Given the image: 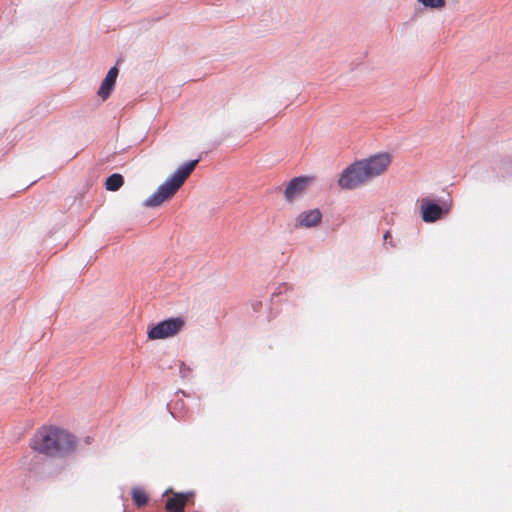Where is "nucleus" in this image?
<instances>
[{"label": "nucleus", "mask_w": 512, "mask_h": 512, "mask_svg": "<svg viewBox=\"0 0 512 512\" xmlns=\"http://www.w3.org/2000/svg\"><path fill=\"white\" fill-rule=\"evenodd\" d=\"M29 446L48 457H64L76 450L77 441L74 435L61 427L43 425L31 437Z\"/></svg>", "instance_id": "f257e3e1"}, {"label": "nucleus", "mask_w": 512, "mask_h": 512, "mask_svg": "<svg viewBox=\"0 0 512 512\" xmlns=\"http://www.w3.org/2000/svg\"><path fill=\"white\" fill-rule=\"evenodd\" d=\"M118 73H119V70L115 66L110 68V70L108 71L105 79L103 80V82L98 90V95L103 100H106L109 97L111 91L113 90L114 85L116 83Z\"/></svg>", "instance_id": "6e6552de"}, {"label": "nucleus", "mask_w": 512, "mask_h": 512, "mask_svg": "<svg viewBox=\"0 0 512 512\" xmlns=\"http://www.w3.org/2000/svg\"><path fill=\"white\" fill-rule=\"evenodd\" d=\"M185 326L182 317L169 318L151 327L147 332L150 340H161L176 336Z\"/></svg>", "instance_id": "20e7f679"}, {"label": "nucleus", "mask_w": 512, "mask_h": 512, "mask_svg": "<svg viewBox=\"0 0 512 512\" xmlns=\"http://www.w3.org/2000/svg\"><path fill=\"white\" fill-rule=\"evenodd\" d=\"M124 183L123 177L120 174H112L106 180V189L109 191H117Z\"/></svg>", "instance_id": "9d476101"}, {"label": "nucleus", "mask_w": 512, "mask_h": 512, "mask_svg": "<svg viewBox=\"0 0 512 512\" xmlns=\"http://www.w3.org/2000/svg\"><path fill=\"white\" fill-rule=\"evenodd\" d=\"M192 496L190 493H174L169 497L165 504L167 512H183L189 498Z\"/></svg>", "instance_id": "0eeeda50"}, {"label": "nucleus", "mask_w": 512, "mask_h": 512, "mask_svg": "<svg viewBox=\"0 0 512 512\" xmlns=\"http://www.w3.org/2000/svg\"><path fill=\"white\" fill-rule=\"evenodd\" d=\"M422 220L426 223H432L442 218L446 211L434 201L428 198L419 200Z\"/></svg>", "instance_id": "39448f33"}, {"label": "nucleus", "mask_w": 512, "mask_h": 512, "mask_svg": "<svg viewBox=\"0 0 512 512\" xmlns=\"http://www.w3.org/2000/svg\"><path fill=\"white\" fill-rule=\"evenodd\" d=\"M132 499L138 507H142L146 505L148 502V496L146 492L140 488L133 489Z\"/></svg>", "instance_id": "9b49d317"}, {"label": "nucleus", "mask_w": 512, "mask_h": 512, "mask_svg": "<svg viewBox=\"0 0 512 512\" xmlns=\"http://www.w3.org/2000/svg\"><path fill=\"white\" fill-rule=\"evenodd\" d=\"M390 163L391 157L387 153H380L354 162L342 171L338 179V185L346 190L359 188L383 174Z\"/></svg>", "instance_id": "f03ea898"}, {"label": "nucleus", "mask_w": 512, "mask_h": 512, "mask_svg": "<svg viewBox=\"0 0 512 512\" xmlns=\"http://www.w3.org/2000/svg\"><path fill=\"white\" fill-rule=\"evenodd\" d=\"M321 219H322L321 212L318 209H313V210L305 211V212L301 213L298 216L297 221L300 226L309 228V227L317 226L321 222Z\"/></svg>", "instance_id": "1a4fd4ad"}, {"label": "nucleus", "mask_w": 512, "mask_h": 512, "mask_svg": "<svg viewBox=\"0 0 512 512\" xmlns=\"http://www.w3.org/2000/svg\"><path fill=\"white\" fill-rule=\"evenodd\" d=\"M389 238H391V234L389 231H387L385 234H384V240L387 241Z\"/></svg>", "instance_id": "ddd939ff"}, {"label": "nucleus", "mask_w": 512, "mask_h": 512, "mask_svg": "<svg viewBox=\"0 0 512 512\" xmlns=\"http://www.w3.org/2000/svg\"><path fill=\"white\" fill-rule=\"evenodd\" d=\"M311 182V178L309 177H295L293 178L287 185L284 196L288 202L294 201L297 197H299L307 188L308 184Z\"/></svg>", "instance_id": "423d86ee"}, {"label": "nucleus", "mask_w": 512, "mask_h": 512, "mask_svg": "<svg viewBox=\"0 0 512 512\" xmlns=\"http://www.w3.org/2000/svg\"><path fill=\"white\" fill-rule=\"evenodd\" d=\"M424 6L430 8H442L445 5V0H418Z\"/></svg>", "instance_id": "f8f14e48"}, {"label": "nucleus", "mask_w": 512, "mask_h": 512, "mask_svg": "<svg viewBox=\"0 0 512 512\" xmlns=\"http://www.w3.org/2000/svg\"><path fill=\"white\" fill-rule=\"evenodd\" d=\"M198 162L199 160L195 159L181 166L171 178L160 185L158 189L145 200L144 206L154 208L170 200L193 172Z\"/></svg>", "instance_id": "7ed1b4c3"}]
</instances>
